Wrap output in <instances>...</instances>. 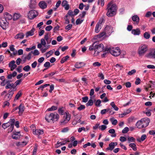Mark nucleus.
I'll return each instance as SVG.
<instances>
[{"label":"nucleus","instance_id":"f704fd0d","mask_svg":"<svg viewBox=\"0 0 155 155\" xmlns=\"http://www.w3.org/2000/svg\"><path fill=\"white\" fill-rule=\"evenodd\" d=\"M110 105L116 111H117L119 108L118 107L115 105L114 103L113 102H112L111 103Z\"/></svg>","mask_w":155,"mask_h":155},{"label":"nucleus","instance_id":"a19ab883","mask_svg":"<svg viewBox=\"0 0 155 155\" xmlns=\"http://www.w3.org/2000/svg\"><path fill=\"white\" fill-rule=\"evenodd\" d=\"M57 108L58 107L57 106H53L51 108L48 109L47 110L48 111L54 110H57Z\"/></svg>","mask_w":155,"mask_h":155},{"label":"nucleus","instance_id":"bf43d9fd","mask_svg":"<svg viewBox=\"0 0 155 155\" xmlns=\"http://www.w3.org/2000/svg\"><path fill=\"white\" fill-rule=\"evenodd\" d=\"M129 130V129L128 127H126L122 130V132L123 134L127 133Z\"/></svg>","mask_w":155,"mask_h":155},{"label":"nucleus","instance_id":"37998d69","mask_svg":"<svg viewBox=\"0 0 155 155\" xmlns=\"http://www.w3.org/2000/svg\"><path fill=\"white\" fill-rule=\"evenodd\" d=\"M32 51H31V52H29L28 53V55H27V56H26V57H25V59H26L28 60H30L31 58V54H32Z\"/></svg>","mask_w":155,"mask_h":155},{"label":"nucleus","instance_id":"58836bf2","mask_svg":"<svg viewBox=\"0 0 155 155\" xmlns=\"http://www.w3.org/2000/svg\"><path fill=\"white\" fill-rule=\"evenodd\" d=\"M27 144V143L26 142L23 141V142H18V143L17 144V146H22V147H23L24 146L26 145Z\"/></svg>","mask_w":155,"mask_h":155},{"label":"nucleus","instance_id":"dca6fc26","mask_svg":"<svg viewBox=\"0 0 155 155\" xmlns=\"http://www.w3.org/2000/svg\"><path fill=\"white\" fill-rule=\"evenodd\" d=\"M131 33L134 35H139L140 33V31L139 28H137L136 29H133L132 30Z\"/></svg>","mask_w":155,"mask_h":155},{"label":"nucleus","instance_id":"f03ea898","mask_svg":"<svg viewBox=\"0 0 155 155\" xmlns=\"http://www.w3.org/2000/svg\"><path fill=\"white\" fill-rule=\"evenodd\" d=\"M15 121V119H11L8 123L3 124L2 127L5 129L9 127L8 130V132H11L14 129Z\"/></svg>","mask_w":155,"mask_h":155},{"label":"nucleus","instance_id":"c9c22d12","mask_svg":"<svg viewBox=\"0 0 155 155\" xmlns=\"http://www.w3.org/2000/svg\"><path fill=\"white\" fill-rule=\"evenodd\" d=\"M110 120L112 124L113 125H115L117 123V120L116 119H114L113 117L110 118Z\"/></svg>","mask_w":155,"mask_h":155},{"label":"nucleus","instance_id":"9d476101","mask_svg":"<svg viewBox=\"0 0 155 155\" xmlns=\"http://www.w3.org/2000/svg\"><path fill=\"white\" fill-rule=\"evenodd\" d=\"M15 61L14 60L11 61L9 64V67L10 68L11 70L13 71L15 68H16L17 66L15 64Z\"/></svg>","mask_w":155,"mask_h":155},{"label":"nucleus","instance_id":"09e8293b","mask_svg":"<svg viewBox=\"0 0 155 155\" xmlns=\"http://www.w3.org/2000/svg\"><path fill=\"white\" fill-rule=\"evenodd\" d=\"M21 93L20 92V91H19L17 94L16 95L15 97V100H18V99L19 97L21 96Z\"/></svg>","mask_w":155,"mask_h":155},{"label":"nucleus","instance_id":"20e7f679","mask_svg":"<svg viewBox=\"0 0 155 155\" xmlns=\"http://www.w3.org/2000/svg\"><path fill=\"white\" fill-rule=\"evenodd\" d=\"M148 50V46L145 45H141L138 49V53L140 56H142Z\"/></svg>","mask_w":155,"mask_h":155},{"label":"nucleus","instance_id":"f8f14e48","mask_svg":"<svg viewBox=\"0 0 155 155\" xmlns=\"http://www.w3.org/2000/svg\"><path fill=\"white\" fill-rule=\"evenodd\" d=\"M24 34L23 33L20 32L16 35L14 38L15 39H22L24 38Z\"/></svg>","mask_w":155,"mask_h":155},{"label":"nucleus","instance_id":"e433bc0d","mask_svg":"<svg viewBox=\"0 0 155 155\" xmlns=\"http://www.w3.org/2000/svg\"><path fill=\"white\" fill-rule=\"evenodd\" d=\"M101 26L99 24H97L95 29V31L96 33H98L100 31V30L101 29L100 27H101Z\"/></svg>","mask_w":155,"mask_h":155},{"label":"nucleus","instance_id":"69168bd1","mask_svg":"<svg viewBox=\"0 0 155 155\" xmlns=\"http://www.w3.org/2000/svg\"><path fill=\"white\" fill-rule=\"evenodd\" d=\"M50 63L49 62H46L44 64V67L45 68H49L50 67Z\"/></svg>","mask_w":155,"mask_h":155},{"label":"nucleus","instance_id":"4468645a","mask_svg":"<svg viewBox=\"0 0 155 155\" xmlns=\"http://www.w3.org/2000/svg\"><path fill=\"white\" fill-rule=\"evenodd\" d=\"M62 6L64 7L66 10H68L69 9V5L68 4V2L66 0H64L62 1L61 4Z\"/></svg>","mask_w":155,"mask_h":155},{"label":"nucleus","instance_id":"ea45409f","mask_svg":"<svg viewBox=\"0 0 155 155\" xmlns=\"http://www.w3.org/2000/svg\"><path fill=\"white\" fill-rule=\"evenodd\" d=\"M144 37L146 39H148L150 38V35L148 32H146L143 34Z\"/></svg>","mask_w":155,"mask_h":155},{"label":"nucleus","instance_id":"3c124183","mask_svg":"<svg viewBox=\"0 0 155 155\" xmlns=\"http://www.w3.org/2000/svg\"><path fill=\"white\" fill-rule=\"evenodd\" d=\"M128 140L129 141L128 142L129 143L130 142H134L135 140L133 137H128Z\"/></svg>","mask_w":155,"mask_h":155},{"label":"nucleus","instance_id":"7c9ffc66","mask_svg":"<svg viewBox=\"0 0 155 155\" xmlns=\"http://www.w3.org/2000/svg\"><path fill=\"white\" fill-rule=\"evenodd\" d=\"M21 16V15L19 14L15 13L14 14L13 20L16 21Z\"/></svg>","mask_w":155,"mask_h":155},{"label":"nucleus","instance_id":"4d7b16f0","mask_svg":"<svg viewBox=\"0 0 155 155\" xmlns=\"http://www.w3.org/2000/svg\"><path fill=\"white\" fill-rule=\"evenodd\" d=\"M98 45H97L96 43H94L93 44V50H96V51H97V48L98 46Z\"/></svg>","mask_w":155,"mask_h":155},{"label":"nucleus","instance_id":"f257e3e1","mask_svg":"<svg viewBox=\"0 0 155 155\" xmlns=\"http://www.w3.org/2000/svg\"><path fill=\"white\" fill-rule=\"evenodd\" d=\"M117 6L115 4H112L111 3H109L107 6V12L106 15L108 17L113 16L116 14Z\"/></svg>","mask_w":155,"mask_h":155},{"label":"nucleus","instance_id":"412c9836","mask_svg":"<svg viewBox=\"0 0 155 155\" xmlns=\"http://www.w3.org/2000/svg\"><path fill=\"white\" fill-rule=\"evenodd\" d=\"M18 109L19 110L18 113L20 115L22 114L24 110V106L22 104H21L18 107Z\"/></svg>","mask_w":155,"mask_h":155},{"label":"nucleus","instance_id":"338daca9","mask_svg":"<svg viewBox=\"0 0 155 155\" xmlns=\"http://www.w3.org/2000/svg\"><path fill=\"white\" fill-rule=\"evenodd\" d=\"M93 65L94 66H100L101 65V64L98 62H96L93 64Z\"/></svg>","mask_w":155,"mask_h":155},{"label":"nucleus","instance_id":"5fc2aeb1","mask_svg":"<svg viewBox=\"0 0 155 155\" xmlns=\"http://www.w3.org/2000/svg\"><path fill=\"white\" fill-rule=\"evenodd\" d=\"M66 15H68L71 16L72 17L74 16V12L71 10H69L68 13Z\"/></svg>","mask_w":155,"mask_h":155},{"label":"nucleus","instance_id":"7ed1b4c3","mask_svg":"<svg viewBox=\"0 0 155 155\" xmlns=\"http://www.w3.org/2000/svg\"><path fill=\"white\" fill-rule=\"evenodd\" d=\"M105 51H109L112 55L115 56H117L120 54V50L118 47L116 48H104Z\"/></svg>","mask_w":155,"mask_h":155},{"label":"nucleus","instance_id":"774afa93","mask_svg":"<svg viewBox=\"0 0 155 155\" xmlns=\"http://www.w3.org/2000/svg\"><path fill=\"white\" fill-rule=\"evenodd\" d=\"M52 27L51 25L47 26L45 28V30L47 31H49L52 29Z\"/></svg>","mask_w":155,"mask_h":155},{"label":"nucleus","instance_id":"4be33fe9","mask_svg":"<svg viewBox=\"0 0 155 155\" xmlns=\"http://www.w3.org/2000/svg\"><path fill=\"white\" fill-rule=\"evenodd\" d=\"M84 63L82 62H77L75 64L74 67L76 68H80L84 66Z\"/></svg>","mask_w":155,"mask_h":155},{"label":"nucleus","instance_id":"72a5a7b5","mask_svg":"<svg viewBox=\"0 0 155 155\" xmlns=\"http://www.w3.org/2000/svg\"><path fill=\"white\" fill-rule=\"evenodd\" d=\"M129 146L133 149V150L134 151L137 150V148L136 147V145L135 143H131L129 145Z\"/></svg>","mask_w":155,"mask_h":155},{"label":"nucleus","instance_id":"a878e982","mask_svg":"<svg viewBox=\"0 0 155 155\" xmlns=\"http://www.w3.org/2000/svg\"><path fill=\"white\" fill-rule=\"evenodd\" d=\"M15 87L16 86H15L14 84L13 83H12L7 84V85L5 86V88L6 89H11L12 88L14 89Z\"/></svg>","mask_w":155,"mask_h":155},{"label":"nucleus","instance_id":"13d9d810","mask_svg":"<svg viewBox=\"0 0 155 155\" xmlns=\"http://www.w3.org/2000/svg\"><path fill=\"white\" fill-rule=\"evenodd\" d=\"M41 44L43 45L44 47H45L46 42L45 40L43 38H42L41 40Z\"/></svg>","mask_w":155,"mask_h":155},{"label":"nucleus","instance_id":"6e6d98bb","mask_svg":"<svg viewBox=\"0 0 155 155\" xmlns=\"http://www.w3.org/2000/svg\"><path fill=\"white\" fill-rule=\"evenodd\" d=\"M53 51H52L51 50L48 52L46 53V57L48 58L51 55L52 53H53Z\"/></svg>","mask_w":155,"mask_h":155},{"label":"nucleus","instance_id":"cd10ccee","mask_svg":"<svg viewBox=\"0 0 155 155\" xmlns=\"http://www.w3.org/2000/svg\"><path fill=\"white\" fill-rule=\"evenodd\" d=\"M20 132H15L14 134L12 135V137L14 139H18L20 138V137L18 134Z\"/></svg>","mask_w":155,"mask_h":155},{"label":"nucleus","instance_id":"1a4fd4ad","mask_svg":"<svg viewBox=\"0 0 155 155\" xmlns=\"http://www.w3.org/2000/svg\"><path fill=\"white\" fill-rule=\"evenodd\" d=\"M36 0H30L28 6L30 9H34L36 8Z\"/></svg>","mask_w":155,"mask_h":155},{"label":"nucleus","instance_id":"b1692460","mask_svg":"<svg viewBox=\"0 0 155 155\" xmlns=\"http://www.w3.org/2000/svg\"><path fill=\"white\" fill-rule=\"evenodd\" d=\"M115 147L114 143L113 142H111L109 144V147L106 148L107 150H112Z\"/></svg>","mask_w":155,"mask_h":155},{"label":"nucleus","instance_id":"c85d7f7f","mask_svg":"<svg viewBox=\"0 0 155 155\" xmlns=\"http://www.w3.org/2000/svg\"><path fill=\"white\" fill-rule=\"evenodd\" d=\"M110 133L112 134L111 135V136L112 137H115L116 136V135L115 133V130L114 129H110L108 131Z\"/></svg>","mask_w":155,"mask_h":155},{"label":"nucleus","instance_id":"2f4dec72","mask_svg":"<svg viewBox=\"0 0 155 155\" xmlns=\"http://www.w3.org/2000/svg\"><path fill=\"white\" fill-rule=\"evenodd\" d=\"M69 58V57L67 55L64 57H63L61 59V64L63 63L64 62L66 61Z\"/></svg>","mask_w":155,"mask_h":155},{"label":"nucleus","instance_id":"603ef678","mask_svg":"<svg viewBox=\"0 0 155 155\" xmlns=\"http://www.w3.org/2000/svg\"><path fill=\"white\" fill-rule=\"evenodd\" d=\"M84 20H80V18H78L77 19L76 22V24L77 25L81 24L83 21Z\"/></svg>","mask_w":155,"mask_h":155},{"label":"nucleus","instance_id":"c756f323","mask_svg":"<svg viewBox=\"0 0 155 155\" xmlns=\"http://www.w3.org/2000/svg\"><path fill=\"white\" fill-rule=\"evenodd\" d=\"M104 48V45L103 44H101L98 45V46L97 48V49L98 50V51L97 52L99 53V52L102 51L103 48Z\"/></svg>","mask_w":155,"mask_h":155},{"label":"nucleus","instance_id":"79ce46f5","mask_svg":"<svg viewBox=\"0 0 155 155\" xmlns=\"http://www.w3.org/2000/svg\"><path fill=\"white\" fill-rule=\"evenodd\" d=\"M45 48H41V50L42 52V53H44L45 52L46 50L48 49L50 47V45H48L47 46H46L45 47Z\"/></svg>","mask_w":155,"mask_h":155},{"label":"nucleus","instance_id":"393cba45","mask_svg":"<svg viewBox=\"0 0 155 155\" xmlns=\"http://www.w3.org/2000/svg\"><path fill=\"white\" fill-rule=\"evenodd\" d=\"M113 28L110 26L107 25L105 28V30L107 31L109 33L112 32Z\"/></svg>","mask_w":155,"mask_h":155},{"label":"nucleus","instance_id":"6e6552de","mask_svg":"<svg viewBox=\"0 0 155 155\" xmlns=\"http://www.w3.org/2000/svg\"><path fill=\"white\" fill-rule=\"evenodd\" d=\"M70 119V115L66 114L65 116H63V119L61 121V123L63 124L67 123L69 121Z\"/></svg>","mask_w":155,"mask_h":155},{"label":"nucleus","instance_id":"bb28decb","mask_svg":"<svg viewBox=\"0 0 155 155\" xmlns=\"http://www.w3.org/2000/svg\"><path fill=\"white\" fill-rule=\"evenodd\" d=\"M17 74V72L16 71H14L13 72L12 74H8L7 76V78L9 79H11L12 77H14Z\"/></svg>","mask_w":155,"mask_h":155},{"label":"nucleus","instance_id":"aec40b11","mask_svg":"<svg viewBox=\"0 0 155 155\" xmlns=\"http://www.w3.org/2000/svg\"><path fill=\"white\" fill-rule=\"evenodd\" d=\"M35 30V28H33L30 31L27 32L26 34V37L27 38L29 36L33 35Z\"/></svg>","mask_w":155,"mask_h":155},{"label":"nucleus","instance_id":"0e129e2a","mask_svg":"<svg viewBox=\"0 0 155 155\" xmlns=\"http://www.w3.org/2000/svg\"><path fill=\"white\" fill-rule=\"evenodd\" d=\"M136 70L133 69L131 71H129L128 73V74L130 75H131L135 73L136 72Z\"/></svg>","mask_w":155,"mask_h":155},{"label":"nucleus","instance_id":"a18cd8bd","mask_svg":"<svg viewBox=\"0 0 155 155\" xmlns=\"http://www.w3.org/2000/svg\"><path fill=\"white\" fill-rule=\"evenodd\" d=\"M147 138L146 135L145 134H143V135L140 138V139H137V140L140 142L141 141V140L143 141L144 140Z\"/></svg>","mask_w":155,"mask_h":155},{"label":"nucleus","instance_id":"0eeeda50","mask_svg":"<svg viewBox=\"0 0 155 155\" xmlns=\"http://www.w3.org/2000/svg\"><path fill=\"white\" fill-rule=\"evenodd\" d=\"M145 56L150 58H155V49L151 50L145 55Z\"/></svg>","mask_w":155,"mask_h":155},{"label":"nucleus","instance_id":"423d86ee","mask_svg":"<svg viewBox=\"0 0 155 155\" xmlns=\"http://www.w3.org/2000/svg\"><path fill=\"white\" fill-rule=\"evenodd\" d=\"M0 24L2 28L5 30L8 25V23L5 18H3L0 19Z\"/></svg>","mask_w":155,"mask_h":155},{"label":"nucleus","instance_id":"5701e85b","mask_svg":"<svg viewBox=\"0 0 155 155\" xmlns=\"http://www.w3.org/2000/svg\"><path fill=\"white\" fill-rule=\"evenodd\" d=\"M59 118V116L57 113H53L52 121H57Z\"/></svg>","mask_w":155,"mask_h":155},{"label":"nucleus","instance_id":"4c0bfd02","mask_svg":"<svg viewBox=\"0 0 155 155\" xmlns=\"http://www.w3.org/2000/svg\"><path fill=\"white\" fill-rule=\"evenodd\" d=\"M93 100L91 99H90L89 100L87 103L86 104V105L87 107H88L90 106H92V105H93Z\"/></svg>","mask_w":155,"mask_h":155},{"label":"nucleus","instance_id":"f3484780","mask_svg":"<svg viewBox=\"0 0 155 155\" xmlns=\"http://www.w3.org/2000/svg\"><path fill=\"white\" fill-rule=\"evenodd\" d=\"M34 129H33V133L34 134L36 135H40L43 134V130L40 129H36L35 131Z\"/></svg>","mask_w":155,"mask_h":155},{"label":"nucleus","instance_id":"a211bd4d","mask_svg":"<svg viewBox=\"0 0 155 155\" xmlns=\"http://www.w3.org/2000/svg\"><path fill=\"white\" fill-rule=\"evenodd\" d=\"M142 122V119L138 121L136 124V125L137 128L141 129L144 128V125L143 124Z\"/></svg>","mask_w":155,"mask_h":155},{"label":"nucleus","instance_id":"c03bdc74","mask_svg":"<svg viewBox=\"0 0 155 155\" xmlns=\"http://www.w3.org/2000/svg\"><path fill=\"white\" fill-rule=\"evenodd\" d=\"M31 69L30 67L28 65H27L24 67L23 68V70L26 71H29Z\"/></svg>","mask_w":155,"mask_h":155},{"label":"nucleus","instance_id":"9b49d317","mask_svg":"<svg viewBox=\"0 0 155 155\" xmlns=\"http://www.w3.org/2000/svg\"><path fill=\"white\" fill-rule=\"evenodd\" d=\"M38 6L42 9L46 8L47 6V4L45 1H42L40 2L38 4Z\"/></svg>","mask_w":155,"mask_h":155},{"label":"nucleus","instance_id":"ddd939ff","mask_svg":"<svg viewBox=\"0 0 155 155\" xmlns=\"http://www.w3.org/2000/svg\"><path fill=\"white\" fill-rule=\"evenodd\" d=\"M143 124L144 125V127H147L150 122V119L148 118H143L142 119Z\"/></svg>","mask_w":155,"mask_h":155},{"label":"nucleus","instance_id":"680f3d73","mask_svg":"<svg viewBox=\"0 0 155 155\" xmlns=\"http://www.w3.org/2000/svg\"><path fill=\"white\" fill-rule=\"evenodd\" d=\"M101 101L99 100V99H98V100H97L95 103V105L96 106H100V104H101Z\"/></svg>","mask_w":155,"mask_h":155},{"label":"nucleus","instance_id":"2eb2a0df","mask_svg":"<svg viewBox=\"0 0 155 155\" xmlns=\"http://www.w3.org/2000/svg\"><path fill=\"white\" fill-rule=\"evenodd\" d=\"M53 116V113H51L49 114H47L45 116V119L48 122H50L51 121H52Z\"/></svg>","mask_w":155,"mask_h":155},{"label":"nucleus","instance_id":"e2e57ef3","mask_svg":"<svg viewBox=\"0 0 155 155\" xmlns=\"http://www.w3.org/2000/svg\"><path fill=\"white\" fill-rule=\"evenodd\" d=\"M21 81L22 80L21 79H19L16 81L14 84H15V86H16V87L18 85H19L20 84V83L21 82Z\"/></svg>","mask_w":155,"mask_h":155},{"label":"nucleus","instance_id":"39448f33","mask_svg":"<svg viewBox=\"0 0 155 155\" xmlns=\"http://www.w3.org/2000/svg\"><path fill=\"white\" fill-rule=\"evenodd\" d=\"M38 15V13L37 11L34 10H31L28 13L27 16L29 19L32 20L37 17Z\"/></svg>","mask_w":155,"mask_h":155},{"label":"nucleus","instance_id":"8fccbe9b","mask_svg":"<svg viewBox=\"0 0 155 155\" xmlns=\"http://www.w3.org/2000/svg\"><path fill=\"white\" fill-rule=\"evenodd\" d=\"M68 15H66L64 17V19L65 21V23L67 24H69L70 23V21L69 19L68 18Z\"/></svg>","mask_w":155,"mask_h":155},{"label":"nucleus","instance_id":"49530a36","mask_svg":"<svg viewBox=\"0 0 155 155\" xmlns=\"http://www.w3.org/2000/svg\"><path fill=\"white\" fill-rule=\"evenodd\" d=\"M105 20L103 17H101L100 20H99L98 22L97 23V24H99V25L101 26V24L102 23L104 22Z\"/></svg>","mask_w":155,"mask_h":155},{"label":"nucleus","instance_id":"6ab92c4d","mask_svg":"<svg viewBox=\"0 0 155 155\" xmlns=\"http://www.w3.org/2000/svg\"><path fill=\"white\" fill-rule=\"evenodd\" d=\"M132 20L136 22L137 24H138L139 23L140 19L137 15H134L132 17Z\"/></svg>","mask_w":155,"mask_h":155},{"label":"nucleus","instance_id":"de8ad7c7","mask_svg":"<svg viewBox=\"0 0 155 155\" xmlns=\"http://www.w3.org/2000/svg\"><path fill=\"white\" fill-rule=\"evenodd\" d=\"M55 73L54 72H51L50 73L48 74H46L44 77L45 78H47L49 77L53 76L55 74Z\"/></svg>","mask_w":155,"mask_h":155},{"label":"nucleus","instance_id":"864d4df0","mask_svg":"<svg viewBox=\"0 0 155 155\" xmlns=\"http://www.w3.org/2000/svg\"><path fill=\"white\" fill-rule=\"evenodd\" d=\"M8 92V94L9 95V99H10L12 97V96L14 94L13 92V90L10 89L9 90Z\"/></svg>","mask_w":155,"mask_h":155},{"label":"nucleus","instance_id":"052dcab7","mask_svg":"<svg viewBox=\"0 0 155 155\" xmlns=\"http://www.w3.org/2000/svg\"><path fill=\"white\" fill-rule=\"evenodd\" d=\"M32 53L34 55H38L39 54V52L37 50H35L33 52L32 51Z\"/></svg>","mask_w":155,"mask_h":155},{"label":"nucleus","instance_id":"473e14b6","mask_svg":"<svg viewBox=\"0 0 155 155\" xmlns=\"http://www.w3.org/2000/svg\"><path fill=\"white\" fill-rule=\"evenodd\" d=\"M66 143V142H65L64 141H62L61 142H59L58 141L56 145V147L58 148V147H60V146H61L63 145H64Z\"/></svg>","mask_w":155,"mask_h":155}]
</instances>
